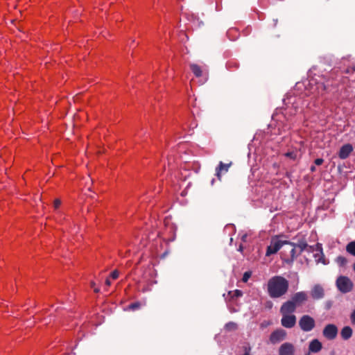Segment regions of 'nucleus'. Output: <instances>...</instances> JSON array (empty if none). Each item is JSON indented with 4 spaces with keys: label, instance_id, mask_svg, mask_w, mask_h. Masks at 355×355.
<instances>
[{
    "label": "nucleus",
    "instance_id": "c756f323",
    "mask_svg": "<svg viewBox=\"0 0 355 355\" xmlns=\"http://www.w3.org/2000/svg\"><path fill=\"white\" fill-rule=\"evenodd\" d=\"M53 205H54V207H55V209L58 208V207H59V206L61 205V201H60V199H55V200H54Z\"/></svg>",
    "mask_w": 355,
    "mask_h": 355
},
{
    "label": "nucleus",
    "instance_id": "72a5a7b5",
    "mask_svg": "<svg viewBox=\"0 0 355 355\" xmlns=\"http://www.w3.org/2000/svg\"><path fill=\"white\" fill-rule=\"evenodd\" d=\"M318 87H321L323 90H325L326 89V85H324V83H321Z\"/></svg>",
    "mask_w": 355,
    "mask_h": 355
},
{
    "label": "nucleus",
    "instance_id": "2f4dec72",
    "mask_svg": "<svg viewBox=\"0 0 355 355\" xmlns=\"http://www.w3.org/2000/svg\"><path fill=\"white\" fill-rule=\"evenodd\" d=\"M332 306V302L331 301H327L325 302V308L326 309H329Z\"/></svg>",
    "mask_w": 355,
    "mask_h": 355
},
{
    "label": "nucleus",
    "instance_id": "7ed1b4c3",
    "mask_svg": "<svg viewBox=\"0 0 355 355\" xmlns=\"http://www.w3.org/2000/svg\"><path fill=\"white\" fill-rule=\"evenodd\" d=\"M336 286L343 293L350 292L353 289L354 284L352 280L346 276H340L337 278Z\"/></svg>",
    "mask_w": 355,
    "mask_h": 355
},
{
    "label": "nucleus",
    "instance_id": "9b49d317",
    "mask_svg": "<svg viewBox=\"0 0 355 355\" xmlns=\"http://www.w3.org/2000/svg\"><path fill=\"white\" fill-rule=\"evenodd\" d=\"M295 347L292 343H284L279 349V355H294Z\"/></svg>",
    "mask_w": 355,
    "mask_h": 355
},
{
    "label": "nucleus",
    "instance_id": "473e14b6",
    "mask_svg": "<svg viewBox=\"0 0 355 355\" xmlns=\"http://www.w3.org/2000/svg\"><path fill=\"white\" fill-rule=\"evenodd\" d=\"M351 320H352V322L355 324V309L354 310V311L352 312V313L351 315Z\"/></svg>",
    "mask_w": 355,
    "mask_h": 355
},
{
    "label": "nucleus",
    "instance_id": "b1692460",
    "mask_svg": "<svg viewBox=\"0 0 355 355\" xmlns=\"http://www.w3.org/2000/svg\"><path fill=\"white\" fill-rule=\"evenodd\" d=\"M252 275V272L250 271H246L244 272L242 278V281L243 282H247L248 279L250 278Z\"/></svg>",
    "mask_w": 355,
    "mask_h": 355
},
{
    "label": "nucleus",
    "instance_id": "a878e982",
    "mask_svg": "<svg viewBox=\"0 0 355 355\" xmlns=\"http://www.w3.org/2000/svg\"><path fill=\"white\" fill-rule=\"evenodd\" d=\"M285 156L292 159H295L297 157L296 153L294 152H288L285 154Z\"/></svg>",
    "mask_w": 355,
    "mask_h": 355
},
{
    "label": "nucleus",
    "instance_id": "20e7f679",
    "mask_svg": "<svg viewBox=\"0 0 355 355\" xmlns=\"http://www.w3.org/2000/svg\"><path fill=\"white\" fill-rule=\"evenodd\" d=\"M298 324L302 331L309 332L315 328V322L314 318L311 316L304 315L300 318Z\"/></svg>",
    "mask_w": 355,
    "mask_h": 355
},
{
    "label": "nucleus",
    "instance_id": "f257e3e1",
    "mask_svg": "<svg viewBox=\"0 0 355 355\" xmlns=\"http://www.w3.org/2000/svg\"><path fill=\"white\" fill-rule=\"evenodd\" d=\"M288 281L282 276H274L268 282V293L272 298H279L284 295L288 290Z\"/></svg>",
    "mask_w": 355,
    "mask_h": 355
},
{
    "label": "nucleus",
    "instance_id": "2eb2a0df",
    "mask_svg": "<svg viewBox=\"0 0 355 355\" xmlns=\"http://www.w3.org/2000/svg\"><path fill=\"white\" fill-rule=\"evenodd\" d=\"M232 164V162H230L228 164H224L222 162H219V164L216 169V175L219 180H220L222 172H223V171L227 172Z\"/></svg>",
    "mask_w": 355,
    "mask_h": 355
},
{
    "label": "nucleus",
    "instance_id": "58836bf2",
    "mask_svg": "<svg viewBox=\"0 0 355 355\" xmlns=\"http://www.w3.org/2000/svg\"><path fill=\"white\" fill-rule=\"evenodd\" d=\"M91 287H92V288L95 287V282H91Z\"/></svg>",
    "mask_w": 355,
    "mask_h": 355
},
{
    "label": "nucleus",
    "instance_id": "9d476101",
    "mask_svg": "<svg viewBox=\"0 0 355 355\" xmlns=\"http://www.w3.org/2000/svg\"><path fill=\"white\" fill-rule=\"evenodd\" d=\"M286 336V331L283 329H277L274 331L270 336V340L275 344L283 340Z\"/></svg>",
    "mask_w": 355,
    "mask_h": 355
},
{
    "label": "nucleus",
    "instance_id": "39448f33",
    "mask_svg": "<svg viewBox=\"0 0 355 355\" xmlns=\"http://www.w3.org/2000/svg\"><path fill=\"white\" fill-rule=\"evenodd\" d=\"M285 245V241H280L277 239L272 238L270 244L267 247L266 256L270 257L277 253L280 248Z\"/></svg>",
    "mask_w": 355,
    "mask_h": 355
},
{
    "label": "nucleus",
    "instance_id": "0eeeda50",
    "mask_svg": "<svg viewBox=\"0 0 355 355\" xmlns=\"http://www.w3.org/2000/svg\"><path fill=\"white\" fill-rule=\"evenodd\" d=\"M291 300L297 307H299L302 306L308 300V295L305 291L297 292L293 295Z\"/></svg>",
    "mask_w": 355,
    "mask_h": 355
},
{
    "label": "nucleus",
    "instance_id": "e433bc0d",
    "mask_svg": "<svg viewBox=\"0 0 355 355\" xmlns=\"http://www.w3.org/2000/svg\"><path fill=\"white\" fill-rule=\"evenodd\" d=\"M311 171L314 172L315 171V166H311L310 168Z\"/></svg>",
    "mask_w": 355,
    "mask_h": 355
},
{
    "label": "nucleus",
    "instance_id": "423d86ee",
    "mask_svg": "<svg viewBox=\"0 0 355 355\" xmlns=\"http://www.w3.org/2000/svg\"><path fill=\"white\" fill-rule=\"evenodd\" d=\"M338 333V327L334 324H327L322 330V336L329 340H334L337 337Z\"/></svg>",
    "mask_w": 355,
    "mask_h": 355
},
{
    "label": "nucleus",
    "instance_id": "f8f14e48",
    "mask_svg": "<svg viewBox=\"0 0 355 355\" xmlns=\"http://www.w3.org/2000/svg\"><path fill=\"white\" fill-rule=\"evenodd\" d=\"M297 306L290 300L282 304L280 308V313L282 314H291L295 311Z\"/></svg>",
    "mask_w": 355,
    "mask_h": 355
},
{
    "label": "nucleus",
    "instance_id": "5701e85b",
    "mask_svg": "<svg viewBox=\"0 0 355 355\" xmlns=\"http://www.w3.org/2000/svg\"><path fill=\"white\" fill-rule=\"evenodd\" d=\"M347 259L344 257H342V256H339L337 257L336 259V262L340 265V266H345L346 263H347Z\"/></svg>",
    "mask_w": 355,
    "mask_h": 355
},
{
    "label": "nucleus",
    "instance_id": "a211bd4d",
    "mask_svg": "<svg viewBox=\"0 0 355 355\" xmlns=\"http://www.w3.org/2000/svg\"><path fill=\"white\" fill-rule=\"evenodd\" d=\"M295 247L300 249L298 254H300L307 247H309L306 241L304 239L300 240L297 243H295Z\"/></svg>",
    "mask_w": 355,
    "mask_h": 355
},
{
    "label": "nucleus",
    "instance_id": "393cba45",
    "mask_svg": "<svg viewBox=\"0 0 355 355\" xmlns=\"http://www.w3.org/2000/svg\"><path fill=\"white\" fill-rule=\"evenodd\" d=\"M243 349L245 352L243 355H251L250 352H251L252 348L250 346V345H246L243 346Z\"/></svg>",
    "mask_w": 355,
    "mask_h": 355
},
{
    "label": "nucleus",
    "instance_id": "dca6fc26",
    "mask_svg": "<svg viewBox=\"0 0 355 355\" xmlns=\"http://www.w3.org/2000/svg\"><path fill=\"white\" fill-rule=\"evenodd\" d=\"M340 335L344 340H348L352 335V328L349 326L344 327L341 330Z\"/></svg>",
    "mask_w": 355,
    "mask_h": 355
},
{
    "label": "nucleus",
    "instance_id": "4c0bfd02",
    "mask_svg": "<svg viewBox=\"0 0 355 355\" xmlns=\"http://www.w3.org/2000/svg\"><path fill=\"white\" fill-rule=\"evenodd\" d=\"M238 250L240 251V252H243V246L241 245L239 246Z\"/></svg>",
    "mask_w": 355,
    "mask_h": 355
},
{
    "label": "nucleus",
    "instance_id": "412c9836",
    "mask_svg": "<svg viewBox=\"0 0 355 355\" xmlns=\"http://www.w3.org/2000/svg\"><path fill=\"white\" fill-rule=\"evenodd\" d=\"M322 63L324 64H327L329 67H331L333 63V56L331 55H327L322 57Z\"/></svg>",
    "mask_w": 355,
    "mask_h": 355
},
{
    "label": "nucleus",
    "instance_id": "6e6552de",
    "mask_svg": "<svg viewBox=\"0 0 355 355\" xmlns=\"http://www.w3.org/2000/svg\"><path fill=\"white\" fill-rule=\"evenodd\" d=\"M311 296L314 300H319L324 297V289L320 284H315L311 290Z\"/></svg>",
    "mask_w": 355,
    "mask_h": 355
},
{
    "label": "nucleus",
    "instance_id": "f3484780",
    "mask_svg": "<svg viewBox=\"0 0 355 355\" xmlns=\"http://www.w3.org/2000/svg\"><path fill=\"white\" fill-rule=\"evenodd\" d=\"M190 69L196 77L199 78L202 75L201 67L197 64H191Z\"/></svg>",
    "mask_w": 355,
    "mask_h": 355
},
{
    "label": "nucleus",
    "instance_id": "c9c22d12",
    "mask_svg": "<svg viewBox=\"0 0 355 355\" xmlns=\"http://www.w3.org/2000/svg\"><path fill=\"white\" fill-rule=\"evenodd\" d=\"M94 291L96 293L100 292V289L98 288H94Z\"/></svg>",
    "mask_w": 355,
    "mask_h": 355
},
{
    "label": "nucleus",
    "instance_id": "ea45409f",
    "mask_svg": "<svg viewBox=\"0 0 355 355\" xmlns=\"http://www.w3.org/2000/svg\"><path fill=\"white\" fill-rule=\"evenodd\" d=\"M353 269L355 271V263L353 264Z\"/></svg>",
    "mask_w": 355,
    "mask_h": 355
},
{
    "label": "nucleus",
    "instance_id": "c85d7f7f",
    "mask_svg": "<svg viewBox=\"0 0 355 355\" xmlns=\"http://www.w3.org/2000/svg\"><path fill=\"white\" fill-rule=\"evenodd\" d=\"M323 162H324V159L322 158H318V159H315V161H314L315 164H316L318 166L322 165L323 164Z\"/></svg>",
    "mask_w": 355,
    "mask_h": 355
},
{
    "label": "nucleus",
    "instance_id": "6ab92c4d",
    "mask_svg": "<svg viewBox=\"0 0 355 355\" xmlns=\"http://www.w3.org/2000/svg\"><path fill=\"white\" fill-rule=\"evenodd\" d=\"M224 328L227 331H234L238 329V325L234 322H229L225 325Z\"/></svg>",
    "mask_w": 355,
    "mask_h": 355
},
{
    "label": "nucleus",
    "instance_id": "7c9ffc66",
    "mask_svg": "<svg viewBox=\"0 0 355 355\" xmlns=\"http://www.w3.org/2000/svg\"><path fill=\"white\" fill-rule=\"evenodd\" d=\"M243 295V292L240 290H235L234 291V296L235 297H241Z\"/></svg>",
    "mask_w": 355,
    "mask_h": 355
},
{
    "label": "nucleus",
    "instance_id": "f03ea898",
    "mask_svg": "<svg viewBox=\"0 0 355 355\" xmlns=\"http://www.w3.org/2000/svg\"><path fill=\"white\" fill-rule=\"evenodd\" d=\"M285 245H288V248L284 249L282 252L283 259L285 262L288 263H293L295 259L299 255L296 254L295 243L289 241H285Z\"/></svg>",
    "mask_w": 355,
    "mask_h": 355
},
{
    "label": "nucleus",
    "instance_id": "1a4fd4ad",
    "mask_svg": "<svg viewBox=\"0 0 355 355\" xmlns=\"http://www.w3.org/2000/svg\"><path fill=\"white\" fill-rule=\"evenodd\" d=\"M281 324L286 328H292L296 323V316L292 314H282Z\"/></svg>",
    "mask_w": 355,
    "mask_h": 355
},
{
    "label": "nucleus",
    "instance_id": "4be33fe9",
    "mask_svg": "<svg viewBox=\"0 0 355 355\" xmlns=\"http://www.w3.org/2000/svg\"><path fill=\"white\" fill-rule=\"evenodd\" d=\"M140 307H141V303L139 302H133V303H131L130 304H129L128 309L129 310L135 311V310L139 309Z\"/></svg>",
    "mask_w": 355,
    "mask_h": 355
},
{
    "label": "nucleus",
    "instance_id": "aec40b11",
    "mask_svg": "<svg viewBox=\"0 0 355 355\" xmlns=\"http://www.w3.org/2000/svg\"><path fill=\"white\" fill-rule=\"evenodd\" d=\"M346 251L355 257V241L349 242L346 245Z\"/></svg>",
    "mask_w": 355,
    "mask_h": 355
},
{
    "label": "nucleus",
    "instance_id": "ddd939ff",
    "mask_svg": "<svg viewBox=\"0 0 355 355\" xmlns=\"http://www.w3.org/2000/svg\"><path fill=\"white\" fill-rule=\"evenodd\" d=\"M352 150L353 147L351 144H345L340 148L338 153V157L342 159H347L349 156Z\"/></svg>",
    "mask_w": 355,
    "mask_h": 355
},
{
    "label": "nucleus",
    "instance_id": "cd10ccee",
    "mask_svg": "<svg viewBox=\"0 0 355 355\" xmlns=\"http://www.w3.org/2000/svg\"><path fill=\"white\" fill-rule=\"evenodd\" d=\"M355 72V67L347 68L345 69V73H354Z\"/></svg>",
    "mask_w": 355,
    "mask_h": 355
},
{
    "label": "nucleus",
    "instance_id": "4468645a",
    "mask_svg": "<svg viewBox=\"0 0 355 355\" xmlns=\"http://www.w3.org/2000/svg\"><path fill=\"white\" fill-rule=\"evenodd\" d=\"M322 348V343L318 339H313L309 343V351L311 353H318Z\"/></svg>",
    "mask_w": 355,
    "mask_h": 355
},
{
    "label": "nucleus",
    "instance_id": "bb28decb",
    "mask_svg": "<svg viewBox=\"0 0 355 355\" xmlns=\"http://www.w3.org/2000/svg\"><path fill=\"white\" fill-rule=\"evenodd\" d=\"M119 272L117 270H114L113 272H111L110 277L113 279H116L119 277Z\"/></svg>",
    "mask_w": 355,
    "mask_h": 355
},
{
    "label": "nucleus",
    "instance_id": "f704fd0d",
    "mask_svg": "<svg viewBox=\"0 0 355 355\" xmlns=\"http://www.w3.org/2000/svg\"><path fill=\"white\" fill-rule=\"evenodd\" d=\"M105 284L108 286H110V284H111V282L108 278L106 279V280H105Z\"/></svg>",
    "mask_w": 355,
    "mask_h": 355
}]
</instances>
